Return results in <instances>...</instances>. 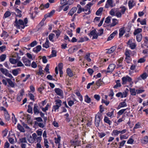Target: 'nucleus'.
<instances>
[{
    "label": "nucleus",
    "instance_id": "5",
    "mask_svg": "<svg viewBox=\"0 0 148 148\" xmlns=\"http://www.w3.org/2000/svg\"><path fill=\"white\" fill-rule=\"evenodd\" d=\"M22 60L26 66H31V60L26 58L25 57H23Z\"/></svg>",
    "mask_w": 148,
    "mask_h": 148
},
{
    "label": "nucleus",
    "instance_id": "37",
    "mask_svg": "<svg viewBox=\"0 0 148 148\" xmlns=\"http://www.w3.org/2000/svg\"><path fill=\"white\" fill-rule=\"evenodd\" d=\"M120 82V81L119 80H117L116 81V84L114 86V88H117L118 87H120L121 86Z\"/></svg>",
    "mask_w": 148,
    "mask_h": 148
},
{
    "label": "nucleus",
    "instance_id": "27",
    "mask_svg": "<svg viewBox=\"0 0 148 148\" xmlns=\"http://www.w3.org/2000/svg\"><path fill=\"white\" fill-rule=\"evenodd\" d=\"M66 73L70 77H72L73 75L72 71L70 68H68L67 69Z\"/></svg>",
    "mask_w": 148,
    "mask_h": 148
},
{
    "label": "nucleus",
    "instance_id": "55",
    "mask_svg": "<svg viewBox=\"0 0 148 148\" xmlns=\"http://www.w3.org/2000/svg\"><path fill=\"white\" fill-rule=\"evenodd\" d=\"M128 136H127L126 134L124 135H120V138L121 140L123 139H127L128 138Z\"/></svg>",
    "mask_w": 148,
    "mask_h": 148
},
{
    "label": "nucleus",
    "instance_id": "38",
    "mask_svg": "<svg viewBox=\"0 0 148 148\" xmlns=\"http://www.w3.org/2000/svg\"><path fill=\"white\" fill-rule=\"evenodd\" d=\"M85 101L88 103H89L91 102V99L88 95L85 96Z\"/></svg>",
    "mask_w": 148,
    "mask_h": 148
},
{
    "label": "nucleus",
    "instance_id": "35",
    "mask_svg": "<svg viewBox=\"0 0 148 148\" xmlns=\"http://www.w3.org/2000/svg\"><path fill=\"white\" fill-rule=\"evenodd\" d=\"M134 1L133 0H130L128 2V6L130 9H132L134 5H133Z\"/></svg>",
    "mask_w": 148,
    "mask_h": 148
},
{
    "label": "nucleus",
    "instance_id": "3",
    "mask_svg": "<svg viewBox=\"0 0 148 148\" xmlns=\"http://www.w3.org/2000/svg\"><path fill=\"white\" fill-rule=\"evenodd\" d=\"M132 79L128 75H126L125 77H123L122 78L123 84H126L127 82H131L132 81Z\"/></svg>",
    "mask_w": 148,
    "mask_h": 148
},
{
    "label": "nucleus",
    "instance_id": "1",
    "mask_svg": "<svg viewBox=\"0 0 148 148\" xmlns=\"http://www.w3.org/2000/svg\"><path fill=\"white\" fill-rule=\"evenodd\" d=\"M100 110L95 115V123L96 127L99 126L100 121L102 116V105L100 106Z\"/></svg>",
    "mask_w": 148,
    "mask_h": 148
},
{
    "label": "nucleus",
    "instance_id": "46",
    "mask_svg": "<svg viewBox=\"0 0 148 148\" xmlns=\"http://www.w3.org/2000/svg\"><path fill=\"white\" fill-rule=\"evenodd\" d=\"M55 34L53 33H51L49 34V36L48 38L50 41H51L52 42L53 41V38Z\"/></svg>",
    "mask_w": 148,
    "mask_h": 148
},
{
    "label": "nucleus",
    "instance_id": "26",
    "mask_svg": "<svg viewBox=\"0 0 148 148\" xmlns=\"http://www.w3.org/2000/svg\"><path fill=\"white\" fill-rule=\"evenodd\" d=\"M103 120L105 123L108 124L109 125L111 124L112 121L109 119V118L108 117L105 116Z\"/></svg>",
    "mask_w": 148,
    "mask_h": 148
},
{
    "label": "nucleus",
    "instance_id": "36",
    "mask_svg": "<svg viewBox=\"0 0 148 148\" xmlns=\"http://www.w3.org/2000/svg\"><path fill=\"white\" fill-rule=\"evenodd\" d=\"M129 46L131 49H134L136 48L137 45L136 42H134L132 44H130Z\"/></svg>",
    "mask_w": 148,
    "mask_h": 148
},
{
    "label": "nucleus",
    "instance_id": "39",
    "mask_svg": "<svg viewBox=\"0 0 148 148\" xmlns=\"http://www.w3.org/2000/svg\"><path fill=\"white\" fill-rule=\"evenodd\" d=\"M53 32L56 34L57 38H58L61 33V32L58 29L57 30H53Z\"/></svg>",
    "mask_w": 148,
    "mask_h": 148
},
{
    "label": "nucleus",
    "instance_id": "16",
    "mask_svg": "<svg viewBox=\"0 0 148 148\" xmlns=\"http://www.w3.org/2000/svg\"><path fill=\"white\" fill-rule=\"evenodd\" d=\"M125 95L124 96L123 94L121 92H119L117 93L116 95V97H121V98H123V97H126L127 96V93L126 92H125Z\"/></svg>",
    "mask_w": 148,
    "mask_h": 148
},
{
    "label": "nucleus",
    "instance_id": "45",
    "mask_svg": "<svg viewBox=\"0 0 148 148\" xmlns=\"http://www.w3.org/2000/svg\"><path fill=\"white\" fill-rule=\"evenodd\" d=\"M126 142V140H123L119 142V145L118 148H121L122 147H123L125 145Z\"/></svg>",
    "mask_w": 148,
    "mask_h": 148
},
{
    "label": "nucleus",
    "instance_id": "2",
    "mask_svg": "<svg viewBox=\"0 0 148 148\" xmlns=\"http://www.w3.org/2000/svg\"><path fill=\"white\" fill-rule=\"evenodd\" d=\"M14 25L16 26L17 29H20L21 28L20 25H24V22L21 19H19L18 21L17 18H15Z\"/></svg>",
    "mask_w": 148,
    "mask_h": 148
},
{
    "label": "nucleus",
    "instance_id": "29",
    "mask_svg": "<svg viewBox=\"0 0 148 148\" xmlns=\"http://www.w3.org/2000/svg\"><path fill=\"white\" fill-rule=\"evenodd\" d=\"M85 12H87L88 10V12L87 13H85V14L86 15H88L91 12L90 10V7H89L88 6H87V4L84 7Z\"/></svg>",
    "mask_w": 148,
    "mask_h": 148
},
{
    "label": "nucleus",
    "instance_id": "31",
    "mask_svg": "<svg viewBox=\"0 0 148 148\" xmlns=\"http://www.w3.org/2000/svg\"><path fill=\"white\" fill-rule=\"evenodd\" d=\"M4 116L6 120L9 121L10 119V116L8 111L4 112Z\"/></svg>",
    "mask_w": 148,
    "mask_h": 148
},
{
    "label": "nucleus",
    "instance_id": "50",
    "mask_svg": "<svg viewBox=\"0 0 148 148\" xmlns=\"http://www.w3.org/2000/svg\"><path fill=\"white\" fill-rule=\"evenodd\" d=\"M37 44V42L36 40H34L33 42H31L28 46H30L31 47H34V46L36 45Z\"/></svg>",
    "mask_w": 148,
    "mask_h": 148
},
{
    "label": "nucleus",
    "instance_id": "47",
    "mask_svg": "<svg viewBox=\"0 0 148 148\" xmlns=\"http://www.w3.org/2000/svg\"><path fill=\"white\" fill-rule=\"evenodd\" d=\"M28 95L30 99L32 100L33 101H35V99H34V96L33 94L31 93H29L28 94Z\"/></svg>",
    "mask_w": 148,
    "mask_h": 148
},
{
    "label": "nucleus",
    "instance_id": "22",
    "mask_svg": "<svg viewBox=\"0 0 148 148\" xmlns=\"http://www.w3.org/2000/svg\"><path fill=\"white\" fill-rule=\"evenodd\" d=\"M42 46L46 48H48L49 47V42L47 38L46 39L45 43L43 44Z\"/></svg>",
    "mask_w": 148,
    "mask_h": 148
},
{
    "label": "nucleus",
    "instance_id": "24",
    "mask_svg": "<svg viewBox=\"0 0 148 148\" xmlns=\"http://www.w3.org/2000/svg\"><path fill=\"white\" fill-rule=\"evenodd\" d=\"M142 29L141 28H138L135 29L134 32L133 34L134 36L140 34L139 33L142 32Z\"/></svg>",
    "mask_w": 148,
    "mask_h": 148
},
{
    "label": "nucleus",
    "instance_id": "12",
    "mask_svg": "<svg viewBox=\"0 0 148 148\" xmlns=\"http://www.w3.org/2000/svg\"><path fill=\"white\" fill-rule=\"evenodd\" d=\"M57 138L56 137L54 138L55 142L56 144H58V146H59V145L60 144L61 137L59 135H57Z\"/></svg>",
    "mask_w": 148,
    "mask_h": 148
},
{
    "label": "nucleus",
    "instance_id": "44",
    "mask_svg": "<svg viewBox=\"0 0 148 148\" xmlns=\"http://www.w3.org/2000/svg\"><path fill=\"white\" fill-rule=\"evenodd\" d=\"M19 143H27V141L26 140V138L25 137L19 139Z\"/></svg>",
    "mask_w": 148,
    "mask_h": 148
},
{
    "label": "nucleus",
    "instance_id": "7",
    "mask_svg": "<svg viewBox=\"0 0 148 148\" xmlns=\"http://www.w3.org/2000/svg\"><path fill=\"white\" fill-rule=\"evenodd\" d=\"M54 91L58 95L60 96H62L63 93V91L60 88H56L54 89Z\"/></svg>",
    "mask_w": 148,
    "mask_h": 148
},
{
    "label": "nucleus",
    "instance_id": "48",
    "mask_svg": "<svg viewBox=\"0 0 148 148\" xmlns=\"http://www.w3.org/2000/svg\"><path fill=\"white\" fill-rule=\"evenodd\" d=\"M147 77V74L146 73H144L140 75V77L143 79L145 80Z\"/></svg>",
    "mask_w": 148,
    "mask_h": 148
},
{
    "label": "nucleus",
    "instance_id": "41",
    "mask_svg": "<svg viewBox=\"0 0 148 148\" xmlns=\"http://www.w3.org/2000/svg\"><path fill=\"white\" fill-rule=\"evenodd\" d=\"M119 134V131L117 130H114L113 131L112 133V136H117Z\"/></svg>",
    "mask_w": 148,
    "mask_h": 148
},
{
    "label": "nucleus",
    "instance_id": "43",
    "mask_svg": "<svg viewBox=\"0 0 148 148\" xmlns=\"http://www.w3.org/2000/svg\"><path fill=\"white\" fill-rule=\"evenodd\" d=\"M0 70L1 72L5 75H6V73H7L9 72L8 70L6 69L3 68H1Z\"/></svg>",
    "mask_w": 148,
    "mask_h": 148
},
{
    "label": "nucleus",
    "instance_id": "4",
    "mask_svg": "<svg viewBox=\"0 0 148 148\" xmlns=\"http://www.w3.org/2000/svg\"><path fill=\"white\" fill-rule=\"evenodd\" d=\"M55 12L54 10H52L50 12L47 13L45 15L44 17L41 21L44 22L47 18L52 16Z\"/></svg>",
    "mask_w": 148,
    "mask_h": 148
},
{
    "label": "nucleus",
    "instance_id": "23",
    "mask_svg": "<svg viewBox=\"0 0 148 148\" xmlns=\"http://www.w3.org/2000/svg\"><path fill=\"white\" fill-rule=\"evenodd\" d=\"M142 35L141 34H138L136 35V39L137 42H140L141 41L142 39Z\"/></svg>",
    "mask_w": 148,
    "mask_h": 148
},
{
    "label": "nucleus",
    "instance_id": "33",
    "mask_svg": "<svg viewBox=\"0 0 148 148\" xmlns=\"http://www.w3.org/2000/svg\"><path fill=\"white\" fill-rule=\"evenodd\" d=\"M130 90L131 95L133 96L136 95V93L134 88H130Z\"/></svg>",
    "mask_w": 148,
    "mask_h": 148
},
{
    "label": "nucleus",
    "instance_id": "14",
    "mask_svg": "<svg viewBox=\"0 0 148 148\" xmlns=\"http://www.w3.org/2000/svg\"><path fill=\"white\" fill-rule=\"evenodd\" d=\"M119 37L120 38L125 33L124 27H121L119 29Z\"/></svg>",
    "mask_w": 148,
    "mask_h": 148
},
{
    "label": "nucleus",
    "instance_id": "18",
    "mask_svg": "<svg viewBox=\"0 0 148 148\" xmlns=\"http://www.w3.org/2000/svg\"><path fill=\"white\" fill-rule=\"evenodd\" d=\"M75 0H68L66 3L64 5H61L60 6V8H63L65 5H70L72 4Z\"/></svg>",
    "mask_w": 148,
    "mask_h": 148
},
{
    "label": "nucleus",
    "instance_id": "63",
    "mask_svg": "<svg viewBox=\"0 0 148 148\" xmlns=\"http://www.w3.org/2000/svg\"><path fill=\"white\" fill-rule=\"evenodd\" d=\"M140 123L139 122H138L135 124L133 128V129L134 130V129H137L138 128H139L140 127Z\"/></svg>",
    "mask_w": 148,
    "mask_h": 148
},
{
    "label": "nucleus",
    "instance_id": "30",
    "mask_svg": "<svg viewBox=\"0 0 148 148\" xmlns=\"http://www.w3.org/2000/svg\"><path fill=\"white\" fill-rule=\"evenodd\" d=\"M141 141L142 142H143V141L144 144H147L148 143V136H145Z\"/></svg>",
    "mask_w": 148,
    "mask_h": 148
},
{
    "label": "nucleus",
    "instance_id": "15",
    "mask_svg": "<svg viewBox=\"0 0 148 148\" xmlns=\"http://www.w3.org/2000/svg\"><path fill=\"white\" fill-rule=\"evenodd\" d=\"M20 70V69L19 68L12 70V73L14 76H16L18 74L19 71Z\"/></svg>",
    "mask_w": 148,
    "mask_h": 148
},
{
    "label": "nucleus",
    "instance_id": "58",
    "mask_svg": "<svg viewBox=\"0 0 148 148\" xmlns=\"http://www.w3.org/2000/svg\"><path fill=\"white\" fill-rule=\"evenodd\" d=\"M90 54L89 53L86 54L85 56V58L86 60L89 62H90L91 60L90 58Z\"/></svg>",
    "mask_w": 148,
    "mask_h": 148
},
{
    "label": "nucleus",
    "instance_id": "6",
    "mask_svg": "<svg viewBox=\"0 0 148 148\" xmlns=\"http://www.w3.org/2000/svg\"><path fill=\"white\" fill-rule=\"evenodd\" d=\"M116 67V65L115 64H110L108 68L107 71V73H110L112 72Z\"/></svg>",
    "mask_w": 148,
    "mask_h": 148
},
{
    "label": "nucleus",
    "instance_id": "19",
    "mask_svg": "<svg viewBox=\"0 0 148 148\" xmlns=\"http://www.w3.org/2000/svg\"><path fill=\"white\" fill-rule=\"evenodd\" d=\"M71 143L72 145H74V147H76V146H79L80 144V142L79 140H71Z\"/></svg>",
    "mask_w": 148,
    "mask_h": 148
},
{
    "label": "nucleus",
    "instance_id": "53",
    "mask_svg": "<svg viewBox=\"0 0 148 148\" xmlns=\"http://www.w3.org/2000/svg\"><path fill=\"white\" fill-rule=\"evenodd\" d=\"M28 140L30 143H34V140L32 136L30 135L28 138Z\"/></svg>",
    "mask_w": 148,
    "mask_h": 148
},
{
    "label": "nucleus",
    "instance_id": "20",
    "mask_svg": "<svg viewBox=\"0 0 148 148\" xmlns=\"http://www.w3.org/2000/svg\"><path fill=\"white\" fill-rule=\"evenodd\" d=\"M99 31H100V33H97V34L96 33L95 34L93 35L92 38V39H97L98 35L100 36L102 34V28H101L99 30Z\"/></svg>",
    "mask_w": 148,
    "mask_h": 148
},
{
    "label": "nucleus",
    "instance_id": "42",
    "mask_svg": "<svg viewBox=\"0 0 148 148\" xmlns=\"http://www.w3.org/2000/svg\"><path fill=\"white\" fill-rule=\"evenodd\" d=\"M11 13L10 12L7 11L4 14L3 18H7L11 15Z\"/></svg>",
    "mask_w": 148,
    "mask_h": 148
},
{
    "label": "nucleus",
    "instance_id": "17",
    "mask_svg": "<svg viewBox=\"0 0 148 148\" xmlns=\"http://www.w3.org/2000/svg\"><path fill=\"white\" fill-rule=\"evenodd\" d=\"M118 21L116 19H113L112 20V23L110 25V27H111L115 26L118 23Z\"/></svg>",
    "mask_w": 148,
    "mask_h": 148
},
{
    "label": "nucleus",
    "instance_id": "11",
    "mask_svg": "<svg viewBox=\"0 0 148 148\" xmlns=\"http://www.w3.org/2000/svg\"><path fill=\"white\" fill-rule=\"evenodd\" d=\"M41 49V47L40 45L37 46L33 49V51L36 53H38Z\"/></svg>",
    "mask_w": 148,
    "mask_h": 148
},
{
    "label": "nucleus",
    "instance_id": "9",
    "mask_svg": "<svg viewBox=\"0 0 148 148\" xmlns=\"http://www.w3.org/2000/svg\"><path fill=\"white\" fill-rule=\"evenodd\" d=\"M38 106L36 104H34L33 108V111L35 114L37 115L40 112L39 110L38 109Z\"/></svg>",
    "mask_w": 148,
    "mask_h": 148
},
{
    "label": "nucleus",
    "instance_id": "62",
    "mask_svg": "<svg viewBox=\"0 0 148 148\" xmlns=\"http://www.w3.org/2000/svg\"><path fill=\"white\" fill-rule=\"evenodd\" d=\"M111 17L108 16L106 19L105 21V23H108L110 22Z\"/></svg>",
    "mask_w": 148,
    "mask_h": 148
},
{
    "label": "nucleus",
    "instance_id": "57",
    "mask_svg": "<svg viewBox=\"0 0 148 148\" xmlns=\"http://www.w3.org/2000/svg\"><path fill=\"white\" fill-rule=\"evenodd\" d=\"M56 104V105H58V106H61V103L62 102V101L60 99L56 100L55 101Z\"/></svg>",
    "mask_w": 148,
    "mask_h": 148
},
{
    "label": "nucleus",
    "instance_id": "56",
    "mask_svg": "<svg viewBox=\"0 0 148 148\" xmlns=\"http://www.w3.org/2000/svg\"><path fill=\"white\" fill-rule=\"evenodd\" d=\"M134 140L132 138H130L128 140L127 142V143L128 144H132L134 142Z\"/></svg>",
    "mask_w": 148,
    "mask_h": 148
},
{
    "label": "nucleus",
    "instance_id": "59",
    "mask_svg": "<svg viewBox=\"0 0 148 148\" xmlns=\"http://www.w3.org/2000/svg\"><path fill=\"white\" fill-rule=\"evenodd\" d=\"M6 57L5 54H2L0 57L1 61V62L4 61Z\"/></svg>",
    "mask_w": 148,
    "mask_h": 148
},
{
    "label": "nucleus",
    "instance_id": "51",
    "mask_svg": "<svg viewBox=\"0 0 148 148\" xmlns=\"http://www.w3.org/2000/svg\"><path fill=\"white\" fill-rule=\"evenodd\" d=\"M28 109L27 110V112L30 113H32V108L30 105L28 106Z\"/></svg>",
    "mask_w": 148,
    "mask_h": 148
},
{
    "label": "nucleus",
    "instance_id": "25",
    "mask_svg": "<svg viewBox=\"0 0 148 148\" xmlns=\"http://www.w3.org/2000/svg\"><path fill=\"white\" fill-rule=\"evenodd\" d=\"M131 53V51L130 50L127 49H126L125 50V57H130V55Z\"/></svg>",
    "mask_w": 148,
    "mask_h": 148
},
{
    "label": "nucleus",
    "instance_id": "54",
    "mask_svg": "<svg viewBox=\"0 0 148 148\" xmlns=\"http://www.w3.org/2000/svg\"><path fill=\"white\" fill-rule=\"evenodd\" d=\"M49 64H47L45 67V70L46 71V72L47 73H50V72L49 71Z\"/></svg>",
    "mask_w": 148,
    "mask_h": 148
},
{
    "label": "nucleus",
    "instance_id": "49",
    "mask_svg": "<svg viewBox=\"0 0 148 148\" xmlns=\"http://www.w3.org/2000/svg\"><path fill=\"white\" fill-rule=\"evenodd\" d=\"M96 1V0H92L91 2L87 4V6L89 7H90L95 3Z\"/></svg>",
    "mask_w": 148,
    "mask_h": 148
},
{
    "label": "nucleus",
    "instance_id": "52",
    "mask_svg": "<svg viewBox=\"0 0 148 148\" xmlns=\"http://www.w3.org/2000/svg\"><path fill=\"white\" fill-rule=\"evenodd\" d=\"M126 110L127 109H123L121 110L118 112V114L119 115H122Z\"/></svg>",
    "mask_w": 148,
    "mask_h": 148
},
{
    "label": "nucleus",
    "instance_id": "13",
    "mask_svg": "<svg viewBox=\"0 0 148 148\" xmlns=\"http://www.w3.org/2000/svg\"><path fill=\"white\" fill-rule=\"evenodd\" d=\"M6 79L10 86L12 88L14 87L15 84L10 79L7 78Z\"/></svg>",
    "mask_w": 148,
    "mask_h": 148
},
{
    "label": "nucleus",
    "instance_id": "64",
    "mask_svg": "<svg viewBox=\"0 0 148 148\" xmlns=\"http://www.w3.org/2000/svg\"><path fill=\"white\" fill-rule=\"evenodd\" d=\"M146 61L144 58H141L139 59L138 61V63H142L145 62Z\"/></svg>",
    "mask_w": 148,
    "mask_h": 148
},
{
    "label": "nucleus",
    "instance_id": "60",
    "mask_svg": "<svg viewBox=\"0 0 148 148\" xmlns=\"http://www.w3.org/2000/svg\"><path fill=\"white\" fill-rule=\"evenodd\" d=\"M30 39L29 37H23L21 39V41L22 42H26L29 41Z\"/></svg>",
    "mask_w": 148,
    "mask_h": 148
},
{
    "label": "nucleus",
    "instance_id": "32",
    "mask_svg": "<svg viewBox=\"0 0 148 148\" xmlns=\"http://www.w3.org/2000/svg\"><path fill=\"white\" fill-rule=\"evenodd\" d=\"M17 126L18 130L21 132H25V130L24 128L19 123L18 124Z\"/></svg>",
    "mask_w": 148,
    "mask_h": 148
},
{
    "label": "nucleus",
    "instance_id": "21",
    "mask_svg": "<svg viewBox=\"0 0 148 148\" xmlns=\"http://www.w3.org/2000/svg\"><path fill=\"white\" fill-rule=\"evenodd\" d=\"M144 45L147 48H148V36H146L143 38Z\"/></svg>",
    "mask_w": 148,
    "mask_h": 148
},
{
    "label": "nucleus",
    "instance_id": "10",
    "mask_svg": "<svg viewBox=\"0 0 148 148\" xmlns=\"http://www.w3.org/2000/svg\"><path fill=\"white\" fill-rule=\"evenodd\" d=\"M127 106V103H125V102H121L119 103V105L116 108L117 110L120 109L122 108L125 107Z\"/></svg>",
    "mask_w": 148,
    "mask_h": 148
},
{
    "label": "nucleus",
    "instance_id": "8",
    "mask_svg": "<svg viewBox=\"0 0 148 148\" xmlns=\"http://www.w3.org/2000/svg\"><path fill=\"white\" fill-rule=\"evenodd\" d=\"M116 47V46H112L110 49H107L106 50L107 51L106 52V53L108 54L111 53L115 50Z\"/></svg>",
    "mask_w": 148,
    "mask_h": 148
},
{
    "label": "nucleus",
    "instance_id": "28",
    "mask_svg": "<svg viewBox=\"0 0 148 148\" xmlns=\"http://www.w3.org/2000/svg\"><path fill=\"white\" fill-rule=\"evenodd\" d=\"M120 9H121L119 11L122 14H125L127 8L125 6H121L120 7Z\"/></svg>",
    "mask_w": 148,
    "mask_h": 148
},
{
    "label": "nucleus",
    "instance_id": "34",
    "mask_svg": "<svg viewBox=\"0 0 148 148\" xmlns=\"http://www.w3.org/2000/svg\"><path fill=\"white\" fill-rule=\"evenodd\" d=\"M18 60V59H15L13 58H10L9 61L12 64H15L17 63Z\"/></svg>",
    "mask_w": 148,
    "mask_h": 148
},
{
    "label": "nucleus",
    "instance_id": "40",
    "mask_svg": "<svg viewBox=\"0 0 148 148\" xmlns=\"http://www.w3.org/2000/svg\"><path fill=\"white\" fill-rule=\"evenodd\" d=\"M95 84L98 87H99L100 86H101L102 84V79H101L100 78L97 81Z\"/></svg>",
    "mask_w": 148,
    "mask_h": 148
},
{
    "label": "nucleus",
    "instance_id": "61",
    "mask_svg": "<svg viewBox=\"0 0 148 148\" xmlns=\"http://www.w3.org/2000/svg\"><path fill=\"white\" fill-rule=\"evenodd\" d=\"M49 106V104L47 103L45 108H42V111L44 112H45L47 110H48V107Z\"/></svg>",
    "mask_w": 148,
    "mask_h": 148
}]
</instances>
